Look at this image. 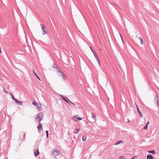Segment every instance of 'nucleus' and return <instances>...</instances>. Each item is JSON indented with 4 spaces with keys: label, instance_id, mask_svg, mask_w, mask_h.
<instances>
[{
    "label": "nucleus",
    "instance_id": "473e14b6",
    "mask_svg": "<svg viewBox=\"0 0 159 159\" xmlns=\"http://www.w3.org/2000/svg\"><path fill=\"white\" fill-rule=\"evenodd\" d=\"M149 124V121H148L147 122V124H146V125L148 126V125Z\"/></svg>",
    "mask_w": 159,
    "mask_h": 159
},
{
    "label": "nucleus",
    "instance_id": "c85d7f7f",
    "mask_svg": "<svg viewBox=\"0 0 159 159\" xmlns=\"http://www.w3.org/2000/svg\"><path fill=\"white\" fill-rule=\"evenodd\" d=\"M13 100H14L15 102L16 101L17 99H16L13 96V95H12L11 96Z\"/></svg>",
    "mask_w": 159,
    "mask_h": 159
},
{
    "label": "nucleus",
    "instance_id": "2f4dec72",
    "mask_svg": "<svg viewBox=\"0 0 159 159\" xmlns=\"http://www.w3.org/2000/svg\"><path fill=\"white\" fill-rule=\"evenodd\" d=\"M70 102L71 103L72 105H75V104L74 103L71 102L70 101V102Z\"/></svg>",
    "mask_w": 159,
    "mask_h": 159
},
{
    "label": "nucleus",
    "instance_id": "e433bc0d",
    "mask_svg": "<svg viewBox=\"0 0 159 159\" xmlns=\"http://www.w3.org/2000/svg\"><path fill=\"white\" fill-rule=\"evenodd\" d=\"M10 93V95H11L12 96V94L10 93Z\"/></svg>",
    "mask_w": 159,
    "mask_h": 159
},
{
    "label": "nucleus",
    "instance_id": "72a5a7b5",
    "mask_svg": "<svg viewBox=\"0 0 159 159\" xmlns=\"http://www.w3.org/2000/svg\"><path fill=\"white\" fill-rule=\"evenodd\" d=\"M25 134H24L23 135V138H25Z\"/></svg>",
    "mask_w": 159,
    "mask_h": 159
},
{
    "label": "nucleus",
    "instance_id": "20e7f679",
    "mask_svg": "<svg viewBox=\"0 0 159 159\" xmlns=\"http://www.w3.org/2000/svg\"><path fill=\"white\" fill-rule=\"evenodd\" d=\"M59 154V151L58 150H56L52 152V155L55 157Z\"/></svg>",
    "mask_w": 159,
    "mask_h": 159
},
{
    "label": "nucleus",
    "instance_id": "423d86ee",
    "mask_svg": "<svg viewBox=\"0 0 159 159\" xmlns=\"http://www.w3.org/2000/svg\"><path fill=\"white\" fill-rule=\"evenodd\" d=\"M78 115H76V116H73V117L72 118L73 120L75 121H77V120L76 119V118L79 120H82V118H80V117H78Z\"/></svg>",
    "mask_w": 159,
    "mask_h": 159
},
{
    "label": "nucleus",
    "instance_id": "5701e85b",
    "mask_svg": "<svg viewBox=\"0 0 159 159\" xmlns=\"http://www.w3.org/2000/svg\"><path fill=\"white\" fill-rule=\"evenodd\" d=\"M38 103H37V102H36L33 101L32 102V104L33 105H34L36 106V105H37Z\"/></svg>",
    "mask_w": 159,
    "mask_h": 159
},
{
    "label": "nucleus",
    "instance_id": "f03ea898",
    "mask_svg": "<svg viewBox=\"0 0 159 159\" xmlns=\"http://www.w3.org/2000/svg\"><path fill=\"white\" fill-rule=\"evenodd\" d=\"M59 96L62 98H61L63 100L66 102L67 103H68L70 105V104L69 102H70V100H69L68 98L66 97H65L63 95H61V94H59Z\"/></svg>",
    "mask_w": 159,
    "mask_h": 159
},
{
    "label": "nucleus",
    "instance_id": "dca6fc26",
    "mask_svg": "<svg viewBox=\"0 0 159 159\" xmlns=\"http://www.w3.org/2000/svg\"><path fill=\"white\" fill-rule=\"evenodd\" d=\"M38 109H39L41 108V104L39 103H38L37 105H36Z\"/></svg>",
    "mask_w": 159,
    "mask_h": 159
},
{
    "label": "nucleus",
    "instance_id": "f704fd0d",
    "mask_svg": "<svg viewBox=\"0 0 159 159\" xmlns=\"http://www.w3.org/2000/svg\"><path fill=\"white\" fill-rule=\"evenodd\" d=\"M120 36H121V39H122V42H123V43H124V41H123V39L122 38V37H121V35H120Z\"/></svg>",
    "mask_w": 159,
    "mask_h": 159
},
{
    "label": "nucleus",
    "instance_id": "2eb2a0df",
    "mask_svg": "<svg viewBox=\"0 0 159 159\" xmlns=\"http://www.w3.org/2000/svg\"><path fill=\"white\" fill-rule=\"evenodd\" d=\"M33 73L37 77V78L40 80L41 81L39 77L37 75V74H36L35 72L34 71V70H33Z\"/></svg>",
    "mask_w": 159,
    "mask_h": 159
},
{
    "label": "nucleus",
    "instance_id": "6e6552de",
    "mask_svg": "<svg viewBox=\"0 0 159 159\" xmlns=\"http://www.w3.org/2000/svg\"><path fill=\"white\" fill-rule=\"evenodd\" d=\"M136 107H137V111L140 117L141 118H142L143 117V116L142 115L141 112L140 111V110L139 109V108L138 107V106L136 104Z\"/></svg>",
    "mask_w": 159,
    "mask_h": 159
},
{
    "label": "nucleus",
    "instance_id": "1a4fd4ad",
    "mask_svg": "<svg viewBox=\"0 0 159 159\" xmlns=\"http://www.w3.org/2000/svg\"><path fill=\"white\" fill-rule=\"evenodd\" d=\"M60 76L62 77V79L64 81L66 80V76L63 72L61 73V74Z\"/></svg>",
    "mask_w": 159,
    "mask_h": 159
},
{
    "label": "nucleus",
    "instance_id": "b1692460",
    "mask_svg": "<svg viewBox=\"0 0 159 159\" xmlns=\"http://www.w3.org/2000/svg\"><path fill=\"white\" fill-rule=\"evenodd\" d=\"M44 27L43 28H42V30L43 31V34H44L46 33V31L44 30Z\"/></svg>",
    "mask_w": 159,
    "mask_h": 159
},
{
    "label": "nucleus",
    "instance_id": "f3484780",
    "mask_svg": "<svg viewBox=\"0 0 159 159\" xmlns=\"http://www.w3.org/2000/svg\"><path fill=\"white\" fill-rule=\"evenodd\" d=\"M80 130L79 129H76L75 130L74 132V133L75 134H76Z\"/></svg>",
    "mask_w": 159,
    "mask_h": 159
},
{
    "label": "nucleus",
    "instance_id": "7c9ffc66",
    "mask_svg": "<svg viewBox=\"0 0 159 159\" xmlns=\"http://www.w3.org/2000/svg\"><path fill=\"white\" fill-rule=\"evenodd\" d=\"M3 89H4V92L5 93H7L8 94V93H7V91H6V90L4 88V87H3Z\"/></svg>",
    "mask_w": 159,
    "mask_h": 159
},
{
    "label": "nucleus",
    "instance_id": "412c9836",
    "mask_svg": "<svg viewBox=\"0 0 159 159\" xmlns=\"http://www.w3.org/2000/svg\"><path fill=\"white\" fill-rule=\"evenodd\" d=\"M86 136H83L82 138V140L83 141H85L86 140Z\"/></svg>",
    "mask_w": 159,
    "mask_h": 159
},
{
    "label": "nucleus",
    "instance_id": "9d476101",
    "mask_svg": "<svg viewBox=\"0 0 159 159\" xmlns=\"http://www.w3.org/2000/svg\"><path fill=\"white\" fill-rule=\"evenodd\" d=\"M154 101L155 102L157 103V106H158V96L157 95H156V96L155 97Z\"/></svg>",
    "mask_w": 159,
    "mask_h": 159
},
{
    "label": "nucleus",
    "instance_id": "393cba45",
    "mask_svg": "<svg viewBox=\"0 0 159 159\" xmlns=\"http://www.w3.org/2000/svg\"><path fill=\"white\" fill-rule=\"evenodd\" d=\"M119 158L120 159H126V158L124 157L123 156H121L119 157Z\"/></svg>",
    "mask_w": 159,
    "mask_h": 159
},
{
    "label": "nucleus",
    "instance_id": "aec40b11",
    "mask_svg": "<svg viewBox=\"0 0 159 159\" xmlns=\"http://www.w3.org/2000/svg\"><path fill=\"white\" fill-rule=\"evenodd\" d=\"M57 69H58L57 71L58 72L60 73L61 74V73L63 72L62 70L58 68H57Z\"/></svg>",
    "mask_w": 159,
    "mask_h": 159
},
{
    "label": "nucleus",
    "instance_id": "c756f323",
    "mask_svg": "<svg viewBox=\"0 0 159 159\" xmlns=\"http://www.w3.org/2000/svg\"><path fill=\"white\" fill-rule=\"evenodd\" d=\"M40 26L41 27V29L42 28H43L44 27V26H43V25H42V24H40Z\"/></svg>",
    "mask_w": 159,
    "mask_h": 159
},
{
    "label": "nucleus",
    "instance_id": "4468645a",
    "mask_svg": "<svg viewBox=\"0 0 159 159\" xmlns=\"http://www.w3.org/2000/svg\"><path fill=\"white\" fill-rule=\"evenodd\" d=\"M91 115L92 118L95 120V121H96V117L95 114L92 113H91Z\"/></svg>",
    "mask_w": 159,
    "mask_h": 159
},
{
    "label": "nucleus",
    "instance_id": "4c0bfd02",
    "mask_svg": "<svg viewBox=\"0 0 159 159\" xmlns=\"http://www.w3.org/2000/svg\"><path fill=\"white\" fill-rule=\"evenodd\" d=\"M128 121L129 122H130V120L129 119H128Z\"/></svg>",
    "mask_w": 159,
    "mask_h": 159
},
{
    "label": "nucleus",
    "instance_id": "4be33fe9",
    "mask_svg": "<svg viewBox=\"0 0 159 159\" xmlns=\"http://www.w3.org/2000/svg\"><path fill=\"white\" fill-rule=\"evenodd\" d=\"M46 137L48 138V131L46 130Z\"/></svg>",
    "mask_w": 159,
    "mask_h": 159
},
{
    "label": "nucleus",
    "instance_id": "a878e982",
    "mask_svg": "<svg viewBox=\"0 0 159 159\" xmlns=\"http://www.w3.org/2000/svg\"><path fill=\"white\" fill-rule=\"evenodd\" d=\"M89 48H90V49L91 50V51H92V52H93V54H94V53H96L93 50V49L92 48V47H91V46H90L89 47Z\"/></svg>",
    "mask_w": 159,
    "mask_h": 159
},
{
    "label": "nucleus",
    "instance_id": "39448f33",
    "mask_svg": "<svg viewBox=\"0 0 159 159\" xmlns=\"http://www.w3.org/2000/svg\"><path fill=\"white\" fill-rule=\"evenodd\" d=\"M94 55L97 60V62H98V64L99 66H100V63L99 61V60L98 58V56L97 55L96 53H94Z\"/></svg>",
    "mask_w": 159,
    "mask_h": 159
},
{
    "label": "nucleus",
    "instance_id": "ddd939ff",
    "mask_svg": "<svg viewBox=\"0 0 159 159\" xmlns=\"http://www.w3.org/2000/svg\"><path fill=\"white\" fill-rule=\"evenodd\" d=\"M148 152L149 153H151L152 154H156V152H155L154 150H151V151H148Z\"/></svg>",
    "mask_w": 159,
    "mask_h": 159
},
{
    "label": "nucleus",
    "instance_id": "cd10ccee",
    "mask_svg": "<svg viewBox=\"0 0 159 159\" xmlns=\"http://www.w3.org/2000/svg\"><path fill=\"white\" fill-rule=\"evenodd\" d=\"M148 126L146 125L143 128V129H144L147 130L148 129Z\"/></svg>",
    "mask_w": 159,
    "mask_h": 159
},
{
    "label": "nucleus",
    "instance_id": "9b49d317",
    "mask_svg": "<svg viewBox=\"0 0 159 159\" xmlns=\"http://www.w3.org/2000/svg\"><path fill=\"white\" fill-rule=\"evenodd\" d=\"M17 104H19L20 106L22 105L23 103L22 102L20 101H18L17 100H16V101L15 102Z\"/></svg>",
    "mask_w": 159,
    "mask_h": 159
},
{
    "label": "nucleus",
    "instance_id": "f8f14e48",
    "mask_svg": "<svg viewBox=\"0 0 159 159\" xmlns=\"http://www.w3.org/2000/svg\"><path fill=\"white\" fill-rule=\"evenodd\" d=\"M146 159H154V158L152 155L149 154L147 156Z\"/></svg>",
    "mask_w": 159,
    "mask_h": 159
},
{
    "label": "nucleus",
    "instance_id": "7ed1b4c3",
    "mask_svg": "<svg viewBox=\"0 0 159 159\" xmlns=\"http://www.w3.org/2000/svg\"><path fill=\"white\" fill-rule=\"evenodd\" d=\"M37 128L39 132H41L42 130V125L40 122L39 123Z\"/></svg>",
    "mask_w": 159,
    "mask_h": 159
},
{
    "label": "nucleus",
    "instance_id": "bb28decb",
    "mask_svg": "<svg viewBox=\"0 0 159 159\" xmlns=\"http://www.w3.org/2000/svg\"><path fill=\"white\" fill-rule=\"evenodd\" d=\"M53 67L54 68H57V65L55 64V63H53Z\"/></svg>",
    "mask_w": 159,
    "mask_h": 159
},
{
    "label": "nucleus",
    "instance_id": "a211bd4d",
    "mask_svg": "<svg viewBox=\"0 0 159 159\" xmlns=\"http://www.w3.org/2000/svg\"><path fill=\"white\" fill-rule=\"evenodd\" d=\"M138 39L140 40V42L141 44H143V41L142 39L141 38L139 37H138Z\"/></svg>",
    "mask_w": 159,
    "mask_h": 159
},
{
    "label": "nucleus",
    "instance_id": "c9c22d12",
    "mask_svg": "<svg viewBox=\"0 0 159 159\" xmlns=\"http://www.w3.org/2000/svg\"><path fill=\"white\" fill-rule=\"evenodd\" d=\"M0 52L1 53H2V51L1 49V47L0 46Z\"/></svg>",
    "mask_w": 159,
    "mask_h": 159
},
{
    "label": "nucleus",
    "instance_id": "f257e3e1",
    "mask_svg": "<svg viewBox=\"0 0 159 159\" xmlns=\"http://www.w3.org/2000/svg\"><path fill=\"white\" fill-rule=\"evenodd\" d=\"M43 114L42 112L39 113L35 118V120H38V122H40L43 120Z\"/></svg>",
    "mask_w": 159,
    "mask_h": 159
},
{
    "label": "nucleus",
    "instance_id": "6ab92c4d",
    "mask_svg": "<svg viewBox=\"0 0 159 159\" xmlns=\"http://www.w3.org/2000/svg\"><path fill=\"white\" fill-rule=\"evenodd\" d=\"M122 142V141L121 140L118 141L116 143L115 145H116L119 144Z\"/></svg>",
    "mask_w": 159,
    "mask_h": 159
},
{
    "label": "nucleus",
    "instance_id": "0eeeda50",
    "mask_svg": "<svg viewBox=\"0 0 159 159\" xmlns=\"http://www.w3.org/2000/svg\"><path fill=\"white\" fill-rule=\"evenodd\" d=\"M34 155L35 157H37V156H38L39 155V151L38 148H37V150H35V151L34 150Z\"/></svg>",
    "mask_w": 159,
    "mask_h": 159
}]
</instances>
